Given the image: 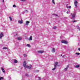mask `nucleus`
<instances>
[{"label": "nucleus", "mask_w": 80, "mask_h": 80, "mask_svg": "<svg viewBox=\"0 0 80 80\" xmlns=\"http://www.w3.org/2000/svg\"><path fill=\"white\" fill-rule=\"evenodd\" d=\"M27 62H26L24 61L23 62V66L24 67H25L26 68H29V69H31L32 68V65H30V66H26Z\"/></svg>", "instance_id": "1"}, {"label": "nucleus", "mask_w": 80, "mask_h": 80, "mask_svg": "<svg viewBox=\"0 0 80 80\" xmlns=\"http://www.w3.org/2000/svg\"><path fill=\"white\" fill-rule=\"evenodd\" d=\"M71 16H72V18H71V19H72V20H75V19L74 18H75V14H73L71 13Z\"/></svg>", "instance_id": "2"}, {"label": "nucleus", "mask_w": 80, "mask_h": 80, "mask_svg": "<svg viewBox=\"0 0 80 80\" xmlns=\"http://www.w3.org/2000/svg\"><path fill=\"white\" fill-rule=\"evenodd\" d=\"M77 3H78V2L77 0H75L74 1V4L75 7H77Z\"/></svg>", "instance_id": "3"}, {"label": "nucleus", "mask_w": 80, "mask_h": 80, "mask_svg": "<svg viewBox=\"0 0 80 80\" xmlns=\"http://www.w3.org/2000/svg\"><path fill=\"white\" fill-rule=\"evenodd\" d=\"M61 42L62 43H65V44H67L68 43V42L66 41L62 40L61 41Z\"/></svg>", "instance_id": "4"}, {"label": "nucleus", "mask_w": 80, "mask_h": 80, "mask_svg": "<svg viewBox=\"0 0 80 80\" xmlns=\"http://www.w3.org/2000/svg\"><path fill=\"white\" fill-rule=\"evenodd\" d=\"M43 52H44V51L43 50L38 51V52L39 53H43Z\"/></svg>", "instance_id": "5"}, {"label": "nucleus", "mask_w": 80, "mask_h": 80, "mask_svg": "<svg viewBox=\"0 0 80 80\" xmlns=\"http://www.w3.org/2000/svg\"><path fill=\"white\" fill-rule=\"evenodd\" d=\"M3 36V33H2V32L1 33L0 35V38H2Z\"/></svg>", "instance_id": "6"}, {"label": "nucleus", "mask_w": 80, "mask_h": 80, "mask_svg": "<svg viewBox=\"0 0 80 80\" xmlns=\"http://www.w3.org/2000/svg\"><path fill=\"white\" fill-rule=\"evenodd\" d=\"M29 23H30V21H26L25 25L27 26L28 25Z\"/></svg>", "instance_id": "7"}, {"label": "nucleus", "mask_w": 80, "mask_h": 80, "mask_svg": "<svg viewBox=\"0 0 80 80\" xmlns=\"http://www.w3.org/2000/svg\"><path fill=\"white\" fill-rule=\"evenodd\" d=\"M18 22L19 23H23V21L21 20V21H18Z\"/></svg>", "instance_id": "8"}, {"label": "nucleus", "mask_w": 80, "mask_h": 80, "mask_svg": "<svg viewBox=\"0 0 80 80\" xmlns=\"http://www.w3.org/2000/svg\"><path fill=\"white\" fill-rule=\"evenodd\" d=\"M55 63V64H54V67H57V65H58V62H56Z\"/></svg>", "instance_id": "9"}, {"label": "nucleus", "mask_w": 80, "mask_h": 80, "mask_svg": "<svg viewBox=\"0 0 80 80\" xmlns=\"http://www.w3.org/2000/svg\"><path fill=\"white\" fill-rule=\"evenodd\" d=\"M68 66H67L66 68L65 69H64V70L65 71H67V69H68Z\"/></svg>", "instance_id": "10"}, {"label": "nucleus", "mask_w": 80, "mask_h": 80, "mask_svg": "<svg viewBox=\"0 0 80 80\" xmlns=\"http://www.w3.org/2000/svg\"><path fill=\"white\" fill-rule=\"evenodd\" d=\"M2 70L3 73H5V71L3 68H2Z\"/></svg>", "instance_id": "11"}, {"label": "nucleus", "mask_w": 80, "mask_h": 80, "mask_svg": "<svg viewBox=\"0 0 80 80\" xmlns=\"http://www.w3.org/2000/svg\"><path fill=\"white\" fill-rule=\"evenodd\" d=\"M29 40H32V36H31L29 38Z\"/></svg>", "instance_id": "12"}, {"label": "nucleus", "mask_w": 80, "mask_h": 80, "mask_svg": "<svg viewBox=\"0 0 80 80\" xmlns=\"http://www.w3.org/2000/svg\"><path fill=\"white\" fill-rule=\"evenodd\" d=\"M55 52V49L54 48H52V52H53V53H54Z\"/></svg>", "instance_id": "13"}, {"label": "nucleus", "mask_w": 80, "mask_h": 80, "mask_svg": "<svg viewBox=\"0 0 80 80\" xmlns=\"http://www.w3.org/2000/svg\"><path fill=\"white\" fill-rule=\"evenodd\" d=\"M14 62L15 63H17L18 62V61H17L16 59H14Z\"/></svg>", "instance_id": "14"}, {"label": "nucleus", "mask_w": 80, "mask_h": 80, "mask_svg": "<svg viewBox=\"0 0 80 80\" xmlns=\"http://www.w3.org/2000/svg\"><path fill=\"white\" fill-rule=\"evenodd\" d=\"M75 68H79V67H80V65H77L75 66Z\"/></svg>", "instance_id": "15"}, {"label": "nucleus", "mask_w": 80, "mask_h": 80, "mask_svg": "<svg viewBox=\"0 0 80 80\" xmlns=\"http://www.w3.org/2000/svg\"><path fill=\"white\" fill-rule=\"evenodd\" d=\"M18 40H22V38L20 37H19L17 38Z\"/></svg>", "instance_id": "16"}, {"label": "nucleus", "mask_w": 80, "mask_h": 80, "mask_svg": "<svg viewBox=\"0 0 80 80\" xmlns=\"http://www.w3.org/2000/svg\"><path fill=\"white\" fill-rule=\"evenodd\" d=\"M67 8H71L72 6H69L68 7L67 6Z\"/></svg>", "instance_id": "17"}, {"label": "nucleus", "mask_w": 80, "mask_h": 80, "mask_svg": "<svg viewBox=\"0 0 80 80\" xmlns=\"http://www.w3.org/2000/svg\"><path fill=\"white\" fill-rule=\"evenodd\" d=\"M75 54L76 55H80V53L79 52H76V53H75Z\"/></svg>", "instance_id": "18"}, {"label": "nucleus", "mask_w": 80, "mask_h": 80, "mask_svg": "<svg viewBox=\"0 0 80 80\" xmlns=\"http://www.w3.org/2000/svg\"><path fill=\"white\" fill-rule=\"evenodd\" d=\"M27 47H30L31 46L30 45V44H28L27 45Z\"/></svg>", "instance_id": "19"}, {"label": "nucleus", "mask_w": 80, "mask_h": 80, "mask_svg": "<svg viewBox=\"0 0 80 80\" xmlns=\"http://www.w3.org/2000/svg\"><path fill=\"white\" fill-rule=\"evenodd\" d=\"M56 67H55V66H54V68L52 69V70H55V69H56Z\"/></svg>", "instance_id": "20"}, {"label": "nucleus", "mask_w": 80, "mask_h": 80, "mask_svg": "<svg viewBox=\"0 0 80 80\" xmlns=\"http://www.w3.org/2000/svg\"><path fill=\"white\" fill-rule=\"evenodd\" d=\"M77 28L79 30H80V28L79 27V26H77Z\"/></svg>", "instance_id": "21"}, {"label": "nucleus", "mask_w": 80, "mask_h": 80, "mask_svg": "<svg viewBox=\"0 0 80 80\" xmlns=\"http://www.w3.org/2000/svg\"><path fill=\"white\" fill-rule=\"evenodd\" d=\"M9 18L10 19V21H12V18L11 17H9Z\"/></svg>", "instance_id": "22"}, {"label": "nucleus", "mask_w": 80, "mask_h": 80, "mask_svg": "<svg viewBox=\"0 0 80 80\" xmlns=\"http://www.w3.org/2000/svg\"><path fill=\"white\" fill-rule=\"evenodd\" d=\"M52 2L53 4H55V1L54 0H52Z\"/></svg>", "instance_id": "23"}, {"label": "nucleus", "mask_w": 80, "mask_h": 80, "mask_svg": "<svg viewBox=\"0 0 80 80\" xmlns=\"http://www.w3.org/2000/svg\"><path fill=\"white\" fill-rule=\"evenodd\" d=\"M3 78L2 77H0V80H3Z\"/></svg>", "instance_id": "24"}, {"label": "nucleus", "mask_w": 80, "mask_h": 80, "mask_svg": "<svg viewBox=\"0 0 80 80\" xmlns=\"http://www.w3.org/2000/svg\"><path fill=\"white\" fill-rule=\"evenodd\" d=\"M23 56H24V57H27V54H24Z\"/></svg>", "instance_id": "25"}, {"label": "nucleus", "mask_w": 80, "mask_h": 80, "mask_svg": "<svg viewBox=\"0 0 80 80\" xmlns=\"http://www.w3.org/2000/svg\"><path fill=\"white\" fill-rule=\"evenodd\" d=\"M56 28H57V27L54 26L53 27V29H56Z\"/></svg>", "instance_id": "26"}, {"label": "nucleus", "mask_w": 80, "mask_h": 80, "mask_svg": "<svg viewBox=\"0 0 80 80\" xmlns=\"http://www.w3.org/2000/svg\"><path fill=\"white\" fill-rule=\"evenodd\" d=\"M3 49H8V48L6 47H4L3 48Z\"/></svg>", "instance_id": "27"}, {"label": "nucleus", "mask_w": 80, "mask_h": 80, "mask_svg": "<svg viewBox=\"0 0 80 80\" xmlns=\"http://www.w3.org/2000/svg\"><path fill=\"white\" fill-rule=\"evenodd\" d=\"M13 7H14V8H15V7H16V5H15V4H14L13 5Z\"/></svg>", "instance_id": "28"}, {"label": "nucleus", "mask_w": 80, "mask_h": 80, "mask_svg": "<svg viewBox=\"0 0 80 80\" xmlns=\"http://www.w3.org/2000/svg\"><path fill=\"white\" fill-rule=\"evenodd\" d=\"M20 1H23V2H25L26 0H20Z\"/></svg>", "instance_id": "29"}, {"label": "nucleus", "mask_w": 80, "mask_h": 80, "mask_svg": "<svg viewBox=\"0 0 80 80\" xmlns=\"http://www.w3.org/2000/svg\"><path fill=\"white\" fill-rule=\"evenodd\" d=\"M25 12H26V13H28V11L27 10H26Z\"/></svg>", "instance_id": "30"}, {"label": "nucleus", "mask_w": 80, "mask_h": 80, "mask_svg": "<svg viewBox=\"0 0 80 80\" xmlns=\"http://www.w3.org/2000/svg\"><path fill=\"white\" fill-rule=\"evenodd\" d=\"M77 22L76 21H73V22L74 23V22Z\"/></svg>", "instance_id": "31"}, {"label": "nucleus", "mask_w": 80, "mask_h": 80, "mask_svg": "<svg viewBox=\"0 0 80 80\" xmlns=\"http://www.w3.org/2000/svg\"><path fill=\"white\" fill-rule=\"evenodd\" d=\"M38 78L39 80H40V78L38 77Z\"/></svg>", "instance_id": "32"}, {"label": "nucleus", "mask_w": 80, "mask_h": 80, "mask_svg": "<svg viewBox=\"0 0 80 80\" xmlns=\"http://www.w3.org/2000/svg\"><path fill=\"white\" fill-rule=\"evenodd\" d=\"M78 51H80V48H79L78 49Z\"/></svg>", "instance_id": "33"}, {"label": "nucleus", "mask_w": 80, "mask_h": 80, "mask_svg": "<svg viewBox=\"0 0 80 80\" xmlns=\"http://www.w3.org/2000/svg\"><path fill=\"white\" fill-rule=\"evenodd\" d=\"M26 76H27V77H28V74H27V75H26Z\"/></svg>", "instance_id": "34"}, {"label": "nucleus", "mask_w": 80, "mask_h": 80, "mask_svg": "<svg viewBox=\"0 0 80 80\" xmlns=\"http://www.w3.org/2000/svg\"><path fill=\"white\" fill-rule=\"evenodd\" d=\"M66 13H67L68 14V12H67Z\"/></svg>", "instance_id": "35"}, {"label": "nucleus", "mask_w": 80, "mask_h": 80, "mask_svg": "<svg viewBox=\"0 0 80 80\" xmlns=\"http://www.w3.org/2000/svg\"><path fill=\"white\" fill-rule=\"evenodd\" d=\"M2 2L3 3V2H4V0H2Z\"/></svg>", "instance_id": "36"}, {"label": "nucleus", "mask_w": 80, "mask_h": 80, "mask_svg": "<svg viewBox=\"0 0 80 80\" xmlns=\"http://www.w3.org/2000/svg\"><path fill=\"white\" fill-rule=\"evenodd\" d=\"M39 72V71H37V72Z\"/></svg>", "instance_id": "37"}, {"label": "nucleus", "mask_w": 80, "mask_h": 80, "mask_svg": "<svg viewBox=\"0 0 80 80\" xmlns=\"http://www.w3.org/2000/svg\"><path fill=\"white\" fill-rule=\"evenodd\" d=\"M68 12H70V10H68Z\"/></svg>", "instance_id": "38"}, {"label": "nucleus", "mask_w": 80, "mask_h": 80, "mask_svg": "<svg viewBox=\"0 0 80 80\" xmlns=\"http://www.w3.org/2000/svg\"><path fill=\"white\" fill-rule=\"evenodd\" d=\"M61 56H62V54H61Z\"/></svg>", "instance_id": "39"}, {"label": "nucleus", "mask_w": 80, "mask_h": 80, "mask_svg": "<svg viewBox=\"0 0 80 80\" xmlns=\"http://www.w3.org/2000/svg\"><path fill=\"white\" fill-rule=\"evenodd\" d=\"M10 78H11V77H10Z\"/></svg>", "instance_id": "40"}]
</instances>
